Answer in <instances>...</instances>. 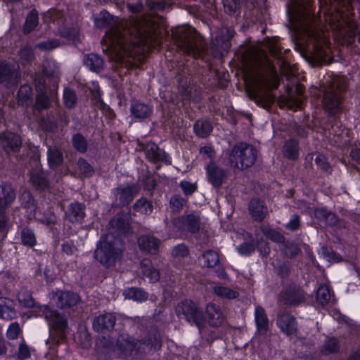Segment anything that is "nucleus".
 Listing matches in <instances>:
<instances>
[{
  "mask_svg": "<svg viewBox=\"0 0 360 360\" xmlns=\"http://www.w3.org/2000/svg\"><path fill=\"white\" fill-rule=\"evenodd\" d=\"M103 41L110 59L121 63L160 43L158 25L149 16L122 20L106 33Z\"/></svg>",
  "mask_w": 360,
  "mask_h": 360,
  "instance_id": "f257e3e1",
  "label": "nucleus"
},
{
  "mask_svg": "<svg viewBox=\"0 0 360 360\" xmlns=\"http://www.w3.org/2000/svg\"><path fill=\"white\" fill-rule=\"evenodd\" d=\"M250 57L255 72L246 82L248 96L258 105L267 108L275 99L271 90L277 89L279 84L277 72L264 51L252 49Z\"/></svg>",
  "mask_w": 360,
  "mask_h": 360,
  "instance_id": "f03ea898",
  "label": "nucleus"
},
{
  "mask_svg": "<svg viewBox=\"0 0 360 360\" xmlns=\"http://www.w3.org/2000/svg\"><path fill=\"white\" fill-rule=\"evenodd\" d=\"M172 37L177 49L185 54L200 58L205 51L202 37L191 27L184 26L176 28L173 32Z\"/></svg>",
  "mask_w": 360,
  "mask_h": 360,
  "instance_id": "7ed1b4c3",
  "label": "nucleus"
},
{
  "mask_svg": "<svg viewBox=\"0 0 360 360\" xmlns=\"http://www.w3.org/2000/svg\"><path fill=\"white\" fill-rule=\"evenodd\" d=\"M346 89V80L342 77H333L328 84L323 86L322 105L328 115H335L341 110L343 94Z\"/></svg>",
  "mask_w": 360,
  "mask_h": 360,
  "instance_id": "20e7f679",
  "label": "nucleus"
},
{
  "mask_svg": "<svg viewBox=\"0 0 360 360\" xmlns=\"http://www.w3.org/2000/svg\"><path fill=\"white\" fill-rule=\"evenodd\" d=\"M117 347L132 360L141 359L143 354L150 352L152 349H159L161 347L160 336L155 335L153 338L143 342L135 340L124 335H120L117 340Z\"/></svg>",
  "mask_w": 360,
  "mask_h": 360,
  "instance_id": "39448f33",
  "label": "nucleus"
},
{
  "mask_svg": "<svg viewBox=\"0 0 360 360\" xmlns=\"http://www.w3.org/2000/svg\"><path fill=\"white\" fill-rule=\"evenodd\" d=\"M122 248L119 238L108 235L106 240H101L95 250V257L103 266L111 267L121 259Z\"/></svg>",
  "mask_w": 360,
  "mask_h": 360,
  "instance_id": "423d86ee",
  "label": "nucleus"
},
{
  "mask_svg": "<svg viewBox=\"0 0 360 360\" xmlns=\"http://www.w3.org/2000/svg\"><path fill=\"white\" fill-rule=\"evenodd\" d=\"M40 311L49 321L51 326L50 337L46 342L47 344L51 346L60 344L65 339V333L68 326L66 319L57 311L52 310L46 305L41 307Z\"/></svg>",
  "mask_w": 360,
  "mask_h": 360,
  "instance_id": "0eeeda50",
  "label": "nucleus"
},
{
  "mask_svg": "<svg viewBox=\"0 0 360 360\" xmlns=\"http://www.w3.org/2000/svg\"><path fill=\"white\" fill-rule=\"evenodd\" d=\"M257 156V151L252 146L240 143L235 145L229 155L230 166L240 170L252 167Z\"/></svg>",
  "mask_w": 360,
  "mask_h": 360,
  "instance_id": "6e6552de",
  "label": "nucleus"
},
{
  "mask_svg": "<svg viewBox=\"0 0 360 360\" xmlns=\"http://www.w3.org/2000/svg\"><path fill=\"white\" fill-rule=\"evenodd\" d=\"M176 315L195 324L198 328L205 326V319L202 309L191 300L179 302L175 309Z\"/></svg>",
  "mask_w": 360,
  "mask_h": 360,
  "instance_id": "1a4fd4ad",
  "label": "nucleus"
},
{
  "mask_svg": "<svg viewBox=\"0 0 360 360\" xmlns=\"http://www.w3.org/2000/svg\"><path fill=\"white\" fill-rule=\"evenodd\" d=\"M15 198V191L10 185L6 184L0 185V228L4 226L6 222L4 211Z\"/></svg>",
  "mask_w": 360,
  "mask_h": 360,
  "instance_id": "9d476101",
  "label": "nucleus"
},
{
  "mask_svg": "<svg viewBox=\"0 0 360 360\" xmlns=\"http://www.w3.org/2000/svg\"><path fill=\"white\" fill-rule=\"evenodd\" d=\"M305 300L304 292L299 286L292 285L285 288L280 295L279 302L289 306H297Z\"/></svg>",
  "mask_w": 360,
  "mask_h": 360,
  "instance_id": "9b49d317",
  "label": "nucleus"
},
{
  "mask_svg": "<svg viewBox=\"0 0 360 360\" xmlns=\"http://www.w3.org/2000/svg\"><path fill=\"white\" fill-rule=\"evenodd\" d=\"M173 224L179 231H187L191 233L198 232L200 226L199 217L193 214L175 218L173 220Z\"/></svg>",
  "mask_w": 360,
  "mask_h": 360,
  "instance_id": "f8f14e48",
  "label": "nucleus"
},
{
  "mask_svg": "<svg viewBox=\"0 0 360 360\" xmlns=\"http://www.w3.org/2000/svg\"><path fill=\"white\" fill-rule=\"evenodd\" d=\"M207 179L215 188H220L227 178L226 171L211 161L206 167Z\"/></svg>",
  "mask_w": 360,
  "mask_h": 360,
  "instance_id": "ddd939ff",
  "label": "nucleus"
},
{
  "mask_svg": "<svg viewBox=\"0 0 360 360\" xmlns=\"http://www.w3.org/2000/svg\"><path fill=\"white\" fill-rule=\"evenodd\" d=\"M20 78L19 67L15 64L0 63V83L15 84Z\"/></svg>",
  "mask_w": 360,
  "mask_h": 360,
  "instance_id": "4468645a",
  "label": "nucleus"
},
{
  "mask_svg": "<svg viewBox=\"0 0 360 360\" xmlns=\"http://www.w3.org/2000/svg\"><path fill=\"white\" fill-rule=\"evenodd\" d=\"M277 326L288 336L297 334V322L295 318L290 314L280 311L277 315Z\"/></svg>",
  "mask_w": 360,
  "mask_h": 360,
  "instance_id": "2eb2a0df",
  "label": "nucleus"
},
{
  "mask_svg": "<svg viewBox=\"0 0 360 360\" xmlns=\"http://www.w3.org/2000/svg\"><path fill=\"white\" fill-rule=\"evenodd\" d=\"M56 305L62 309H72L80 302L79 296L70 291H58L54 294Z\"/></svg>",
  "mask_w": 360,
  "mask_h": 360,
  "instance_id": "dca6fc26",
  "label": "nucleus"
},
{
  "mask_svg": "<svg viewBox=\"0 0 360 360\" xmlns=\"http://www.w3.org/2000/svg\"><path fill=\"white\" fill-rule=\"evenodd\" d=\"M330 23L332 29L337 30L338 35L345 38L349 43H352V39L354 37H357L360 42V27L357 31L353 25H347L343 20H338L337 23Z\"/></svg>",
  "mask_w": 360,
  "mask_h": 360,
  "instance_id": "f3484780",
  "label": "nucleus"
},
{
  "mask_svg": "<svg viewBox=\"0 0 360 360\" xmlns=\"http://www.w3.org/2000/svg\"><path fill=\"white\" fill-rule=\"evenodd\" d=\"M234 32L228 27H222L216 32L212 44L219 50L228 51L231 47L230 40L233 37Z\"/></svg>",
  "mask_w": 360,
  "mask_h": 360,
  "instance_id": "a211bd4d",
  "label": "nucleus"
},
{
  "mask_svg": "<svg viewBox=\"0 0 360 360\" xmlns=\"http://www.w3.org/2000/svg\"><path fill=\"white\" fill-rule=\"evenodd\" d=\"M116 322L115 315L112 313H106L96 317L93 322L94 329L104 333L113 329Z\"/></svg>",
  "mask_w": 360,
  "mask_h": 360,
  "instance_id": "6ab92c4d",
  "label": "nucleus"
},
{
  "mask_svg": "<svg viewBox=\"0 0 360 360\" xmlns=\"http://www.w3.org/2000/svg\"><path fill=\"white\" fill-rule=\"evenodd\" d=\"M21 144V139L17 134L11 132L0 134V145L6 153L18 152Z\"/></svg>",
  "mask_w": 360,
  "mask_h": 360,
  "instance_id": "aec40b11",
  "label": "nucleus"
},
{
  "mask_svg": "<svg viewBox=\"0 0 360 360\" xmlns=\"http://www.w3.org/2000/svg\"><path fill=\"white\" fill-rule=\"evenodd\" d=\"M139 146L144 150L147 158L150 161L155 163L166 161L165 153L155 143H148L146 145L140 143Z\"/></svg>",
  "mask_w": 360,
  "mask_h": 360,
  "instance_id": "412c9836",
  "label": "nucleus"
},
{
  "mask_svg": "<svg viewBox=\"0 0 360 360\" xmlns=\"http://www.w3.org/2000/svg\"><path fill=\"white\" fill-rule=\"evenodd\" d=\"M207 320L210 326L217 327L220 326L224 320V315L219 306L210 303L206 307Z\"/></svg>",
  "mask_w": 360,
  "mask_h": 360,
  "instance_id": "4be33fe9",
  "label": "nucleus"
},
{
  "mask_svg": "<svg viewBox=\"0 0 360 360\" xmlns=\"http://www.w3.org/2000/svg\"><path fill=\"white\" fill-rule=\"evenodd\" d=\"M138 244L141 250L155 254L160 245V240L153 236L145 235L139 238Z\"/></svg>",
  "mask_w": 360,
  "mask_h": 360,
  "instance_id": "5701e85b",
  "label": "nucleus"
},
{
  "mask_svg": "<svg viewBox=\"0 0 360 360\" xmlns=\"http://www.w3.org/2000/svg\"><path fill=\"white\" fill-rule=\"evenodd\" d=\"M249 210L255 221H262L267 214V208L264 202L252 199L249 203Z\"/></svg>",
  "mask_w": 360,
  "mask_h": 360,
  "instance_id": "b1692460",
  "label": "nucleus"
},
{
  "mask_svg": "<svg viewBox=\"0 0 360 360\" xmlns=\"http://www.w3.org/2000/svg\"><path fill=\"white\" fill-rule=\"evenodd\" d=\"M314 217L320 221L324 222L327 226H335L340 224V219L336 214L325 209H316Z\"/></svg>",
  "mask_w": 360,
  "mask_h": 360,
  "instance_id": "393cba45",
  "label": "nucleus"
},
{
  "mask_svg": "<svg viewBox=\"0 0 360 360\" xmlns=\"http://www.w3.org/2000/svg\"><path fill=\"white\" fill-rule=\"evenodd\" d=\"M84 216V207L82 204L79 202L72 203L66 212V217L72 223L81 221Z\"/></svg>",
  "mask_w": 360,
  "mask_h": 360,
  "instance_id": "a878e982",
  "label": "nucleus"
},
{
  "mask_svg": "<svg viewBox=\"0 0 360 360\" xmlns=\"http://www.w3.org/2000/svg\"><path fill=\"white\" fill-rule=\"evenodd\" d=\"M84 64L92 72H100L104 66L103 59L98 54L89 53L84 56Z\"/></svg>",
  "mask_w": 360,
  "mask_h": 360,
  "instance_id": "bb28decb",
  "label": "nucleus"
},
{
  "mask_svg": "<svg viewBox=\"0 0 360 360\" xmlns=\"http://www.w3.org/2000/svg\"><path fill=\"white\" fill-rule=\"evenodd\" d=\"M139 188L136 186H127L118 188L117 197L122 205L129 204L138 193Z\"/></svg>",
  "mask_w": 360,
  "mask_h": 360,
  "instance_id": "cd10ccee",
  "label": "nucleus"
},
{
  "mask_svg": "<svg viewBox=\"0 0 360 360\" xmlns=\"http://www.w3.org/2000/svg\"><path fill=\"white\" fill-rule=\"evenodd\" d=\"M255 319L258 333L265 334L269 329V320L265 310L260 306L255 308Z\"/></svg>",
  "mask_w": 360,
  "mask_h": 360,
  "instance_id": "c85d7f7f",
  "label": "nucleus"
},
{
  "mask_svg": "<svg viewBox=\"0 0 360 360\" xmlns=\"http://www.w3.org/2000/svg\"><path fill=\"white\" fill-rule=\"evenodd\" d=\"M279 39L276 37L269 38L266 40L264 46L269 51L271 55L278 60L279 65L282 66L284 64V56L281 52V47L278 44Z\"/></svg>",
  "mask_w": 360,
  "mask_h": 360,
  "instance_id": "c756f323",
  "label": "nucleus"
},
{
  "mask_svg": "<svg viewBox=\"0 0 360 360\" xmlns=\"http://www.w3.org/2000/svg\"><path fill=\"white\" fill-rule=\"evenodd\" d=\"M211 122L207 120H198L193 126L195 135L200 138H207L212 131Z\"/></svg>",
  "mask_w": 360,
  "mask_h": 360,
  "instance_id": "7c9ffc66",
  "label": "nucleus"
},
{
  "mask_svg": "<svg viewBox=\"0 0 360 360\" xmlns=\"http://www.w3.org/2000/svg\"><path fill=\"white\" fill-rule=\"evenodd\" d=\"M141 268L143 276L149 278L150 282H157L160 279V273L155 269L150 260L145 259L141 263Z\"/></svg>",
  "mask_w": 360,
  "mask_h": 360,
  "instance_id": "2f4dec72",
  "label": "nucleus"
},
{
  "mask_svg": "<svg viewBox=\"0 0 360 360\" xmlns=\"http://www.w3.org/2000/svg\"><path fill=\"white\" fill-rule=\"evenodd\" d=\"M316 300L323 307L335 302L333 295L327 285H321L316 292Z\"/></svg>",
  "mask_w": 360,
  "mask_h": 360,
  "instance_id": "473e14b6",
  "label": "nucleus"
},
{
  "mask_svg": "<svg viewBox=\"0 0 360 360\" xmlns=\"http://www.w3.org/2000/svg\"><path fill=\"white\" fill-rule=\"evenodd\" d=\"M30 181L37 189L43 190L48 186V181L43 171L39 169L31 172Z\"/></svg>",
  "mask_w": 360,
  "mask_h": 360,
  "instance_id": "72a5a7b5",
  "label": "nucleus"
},
{
  "mask_svg": "<svg viewBox=\"0 0 360 360\" xmlns=\"http://www.w3.org/2000/svg\"><path fill=\"white\" fill-rule=\"evenodd\" d=\"M110 224L112 228L117 229L120 232L125 233L129 228V216L123 214H117L110 221Z\"/></svg>",
  "mask_w": 360,
  "mask_h": 360,
  "instance_id": "f704fd0d",
  "label": "nucleus"
},
{
  "mask_svg": "<svg viewBox=\"0 0 360 360\" xmlns=\"http://www.w3.org/2000/svg\"><path fill=\"white\" fill-rule=\"evenodd\" d=\"M131 111L135 117L145 119L150 116L152 110L148 105L136 102L132 104Z\"/></svg>",
  "mask_w": 360,
  "mask_h": 360,
  "instance_id": "c9c22d12",
  "label": "nucleus"
},
{
  "mask_svg": "<svg viewBox=\"0 0 360 360\" xmlns=\"http://www.w3.org/2000/svg\"><path fill=\"white\" fill-rule=\"evenodd\" d=\"M283 155L290 160H296L298 158V142L291 139L285 142L283 148Z\"/></svg>",
  "mask_w": 360,
  "mask_h": 360,
  "instance_id": "e433bc0d",
  "label": "nucleus"
},
{
  "mask_svg": "<svg viewBox=\"0 0 360 360\" xmlns=\"http://www.w3.org/2000/svg\"><path fill=\"white\" fill-rule=\"evenodd\" d=\"M63 160V154L56 146L49 147L48 150V161L51 167L54 168L62 164Z\"/></svg>",
  "mask_w": 360,
  "mask_h": 360,
  "instance_id": "4c0bfd02",
  "label": "nucleus"
},
{
  "mask_svg": "<svg viewBox=\"0 0 360 360\" xmlns=\"http://www.w3.org/2000/svg\"><path fill=\"white\" fill-rule=\"evenodd\" d=\"M202 261V266L208 268H212L219 263V254L212 250L205 252L201 258Z\"/></svg>",
  "mask_w": 360,
  "mask_h": 360,
  "instance_id": "58836bf2",
  "label": "nucleus"
},
{
  "mask_svg": "<svg viewBox=\"0 0 360 360\" xmlns=\"http://www.w3.org/2000/svg\"><path fill=\"white\" fill-rule=\"evenodd\" d=\"M340 350L339 341L335 338H327L325 340L321 352L323 354H330L338 352Z\"/></svg>",
  "mask_w": 360,
  "mask_h": 360,
  "instance_id": "ea45409f",
  "label": "nucleus"
},
{
  "mask_svg": "<svg viewBox=\"0 0 360 360\" xmlns=\"http://www.w3.org/2000/svg\"><path fill=\"white\" fill-rule=\"evenodd\" d=\"M260 229L263 234L272 241L278 243H283L285 242L284 236L278 231L264 225L261 226Z\"/></svg>",
  "mask_w": 360,
  "mask_h": 360,
  "instance_id": "a19ab883",
  "label": "nucleus"
},
{
  "mask_svg": "<svg viewBox=\"0 0 360 360\" xmlns=\"http://www.w3.org/2000/svg\"><path fill=\"white\" fill-rule=\"evenodd\" d=\"M213 291L217 296L225 299H234L238 296L237 291L221 285L214 286Z\"/></svg>",
  "mask_w": 360,
  "mask_h": 360,
  "instance_id": "79ce46f5",
  "label": "nucleus"
},
{
  "mask_svg": "<svg viewBox=\"0 0 360 360\" xmlns=\"http://www.w3.org/2000/svg\"><path fill=\"white\" fill-rule=\"evenodd\" d=\"M124 295L127 299H132L139 302L146 300L148 298V295L144 291L134 288L126 290Z\"/></svg>",
  "mask_w": 360,
  "mask_h": 360,
  "instance_id": "37998d69",
  "label": "nucleus"
},
{
  "mask_svg": "<svg viewBox=\"0 0 360 360\" xmlns=\"http://www.w3.org/2000/svg\"><path fill=\"white\" fill-rule=\"evenodd\" d=\"M51 105V101L46 92H41L36 97L34 110L41 111L48 109Z\"/></svg>",
  "mask_w": 360,
  "mask_h": 360,
  "instance_id": "c03bdc74",
  "label": "nucleus"
},
{
  "mask_svg": "<svg viewBox=\"0 0 360 360\" xmlns=\"http://www.w3.org/2000/svg\"><path fill=\"white\" fill-rule=\"evenodd\" d=\"M38 24V13L36 10H32L27 17L25 25L24 32L27 34L34 29Z\"/></svg>",
  "mask_w": 360,
  "mask_h": 360,
  "instance_id": "a18cd8bd",
  "label": "nucleus"
},
{
  "mask_svg": "<svg viewBox=\"0 0 360 360\" xmlns=\"http://www.w3.org/2000/svg\"><path fill=\"white\" fill-rule=\"evenodd\" d=\"M134 209L140 213L148 214L153 211V205L151 202L148 201L146 198H141L136 202L134 205Z\"/></svg>",
  "mask_w": 360,
  "mask_h": 360,
  "instance_id": "49530a36",
  "label": "nucleus"
},
{
  "mask_svg": "<svg viewBox=\"0 0 360 360\" xmlns=\"http://www.w3.org/2000/svg\"><path fill=\"white\" fill-rule=\"evenodd\" d=\"M32 96V89L29 85H22L18 92V102L22 105H27V102L31 98Z\"/></svg>",
  "mask_w": 360,
  "mask_h": 360,
  "instance_id": "de8ad7c7",
  "label": "nucleus"
},
{
  "mask_svg": "<svg viewBox=\"0 0 360 360\" xmlns=\"http://www.w3.org/2000/svg\"><path fill=\"white\" fill-rule=\"evenodd\" d=\"M72 145L74 148L81 153H84L87 150V141L80 134H77L73 136Z\"/></svg>",
  "mask_w": 360,
  "mask_h": 360,
  "instance_id": "09e8293b",
  "label": "nucleus"
},
{
  "mask_svg": "<svg viewBox=\"0 0 360 360\" xmlns=\"http://www.w3.org/2000/svg\"><path fill=\"white\" fill-rule=\"evenodd\" d=\"M18 301L25 307H32L34 304L31 293L25 289H22L18 295Z\"/></svg>",
  "mask_w": 360,
  "mask_h": 360,
  "instance_id": "8fccbe9b",
  "label": "nucleus"
},
{
  "mask_svg": "<svg viewBox=\"0 0 360 360\" xmlns=\"http://www.w3.org/2000/svg\"><path fill=\"white\" fill-rule=\"evenodd\" d=\"M22 242L25 245L33 247L36 244V238L34 232L28 228H25L21 233Z\"/></svg>",
  "mask_w": 360,
  "mask_h": 360,
  "instance_id": "3c124183",
  "label": "nucleus"
},
{
  "mask_svg": "<svg viewBox=\"0 0 360 360\" xmlns=\"http://www.w3.org/2000/svg\"><path fill=\"white\" fill-rule=\"evenodd\" d=\"M43 71L47 77H57L58 68L54 61L46 60L43 63Z\"/></svg>",
  "mask_w": 360,
  "mask_h": 360,
  "instance_id": "603ef678",
  "label": "nucleus"
},
{
  "mask_svg": "<svg viewBox=\"0 0 360 360\" xmlns=\"http://www.w3.org/2000/svg\"><path fill=\"white\" fill-rule=\"evenodd\" d=\"M63 100L65 106L72 108L77 103V95L73 90L65 89L63 93Z\"/></svg>",
  "mask_w": 360,
  "mask_h": 360,
  "instance_id": "864d4df0",
  "label": "nucleus"
},
{
  "mask_svg": "<svg viewBox=\"0 0 360 360\" xmlns=\"http://www.w3.org/2000/svg\"><path fill=\"white\" fill-rule=\"evenodd\" d=\"M186 202V200L180 195H174L169 200L170 207L173 212H179L183 209Z\"/></svg>",
  "mask_w": 360,
  "mask_h": 360,
  "instance_id": "5fc2aeb1",
  "label": "nucleus"
},
{
  "mask_svg": "<svg viewBox=\"0 0 360 360\" xmlns=\"http://www.w3.org/2000/svg\"><path fill=\"white\" fill-rule=\"evenodd\" d=\"M224 11L229 15L236 13L240 6V0H223Z\"/></svg>",
  "mask_w": 360,
  "mask_h": 360,
  "instance_id": "6e6d98bb",
  "label": "nucleus"
},
{
  "mask_svg": "<svg viewBox=\"0 0 360 360\" xmlns=\"http://www.w3.org/2000/svg\"><path fill=\"white\" fill-rule=\"evenodd\" d=\"M19 57L24 64L30 63L34 58L32 49L29 46H24L19 51Z\"/></svg>",
  "mask_w": 360,
  "mask_h": 360,
  "instance_id": "4d7b16f0",
  "label": "nucleus"
},
{
  "mask_svg": "<svg viewBox=\"0 0 360 360\" xmlns=\"http://www.w3.org/2000/svg\"><path fill=\"white\" fill-rule=\"evenodd\" d=\"M77 165L80 172L84 176H91L93 175L94 172L93 167L84 158L78 160Z\"/></svg>",
  "mask_w": 360,
  "mask_h": 360,
  "instance_id": "13d9d810",
  "label": "nucleus"
},
{
  "mask_svg": "<svg viewBox=\"0 0 360 360\" xmlns=\"http://www.w3.org/2000/svg\"><path fill=\"white\" fill-rule=\"evenodd\" d=\"M282 251L286 256L292 257L299 254L300 249L295 243H283Z\"/></svg>",
  "mask_w": 360,
  "mask_h": 360,
  "instance_id": "bf43d9fd",
  "label": "nucleus"
},
{
  "mask_svg": "<svg viewBox=\"0 0 360 360\" xmlns=\"http://www.w3.org/2000/svg\"><path fill=\"white\" fill-rule=\"evenodd\" d=\"M62 37L75 40L79 38V30L75 27H62L59 29Z\"/></svg>",
  "mask_w": 360,
  "mask_h": 360,
  "instance_id": "052dcab7",
  "label": "nucleus"
},
{
  "mask_svg": "<svg viewBox=\"0 0 360 360\" xmlns=\"http://www.w3.org/2000/svg\"><path fill=\"white\" fill-rule=\"evenodd\" d=\"M15 316V311L13 308L6 304H0V318L11 320L14 319Z\"/></svg>",
  "mask_w": 360,
  "mask_h": 360,
  "instance_id": "680f3d73",
  "label": "nucleus"
},
{
  "mask_svg": "<svg viewBox=\"0 0 360 360\" xmlns=\"http://www.w3.org/2000/svg\"><path fill=\"white\" fill-rule=\"evenodd\" d=\"M328 136L340 137L345 132V129L342 128L340 123L334 120L330 127L328 129Z\"/></svg>",
  "mask_w": 360,
  "mask_h": 360,
  "instance_id": "e2e57ef3",
  "label": "nucleus"
},
{
  "mask_svg": "<svg viewBox=\"0 0 360 360\" xmlns=\"http://www.w3.org/2000/svg\"><path fill=\"white\" fill-rule=\"evenodd\" d=\"M111 19V15L108 13H101L99 16L95 19L96 26L100 28L104 27L109 25Z\"/></svg>",
  "mask_w": 360,
  "mask_h": 360,
  "instance_id": "0e129e2a",
  "label": "nucleus"
},
{
  "mask_svg": "<svg viewBox=\"0 0 360 360\" xmlns=\"http://www.w3.org/2000/svg\"><path fill=\"white\" fill-rule=\"evenodd\" d=\"M21 333V329L18 323H11L7 330V338L11 340L17 339L19 334Z\"/></svg>",
  "mask_w": 360,
  "mask_h": 360,
  "instance_id": "69168bd1",
  "label": "nucleus"
},
{
  "mask_svg": "<svg viewBox=\"0 0 360 360\" xmlns=\"http://www.w3.org/2000/svg\"><path fill=\"white\" fill-rule=\"evenodd\" d=\"M30 350L29 347L25 344L24 341H22L18 347V358L20 360H25L30 357Z\"/></svg>",
  "mask_w": 360,
  "mask_h": 360,
  "instance_id": "338daca9",
  "label": "nucleus"
},
{
  "mask_svg": "<svg viewBox=\"0 0 360 360\" xmlns=\"http://www.w3.org/2000/svg\"><path fill=\"white\" fill-rule=\"evenodd\" d=\"M146 4L151 11H162L165 8L167 3L163 0H146Z\"/></svg>",
  "mask_w": 360,
  "mask_h": 360,
  "instance_id": "774afa93",
  "label": "nucleus"
}]
</instances>
